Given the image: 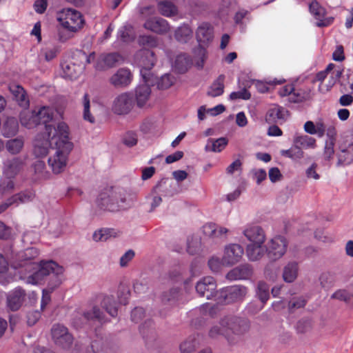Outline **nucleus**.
I'll return each mask as SVG.
<instances>
[{
    "label": "nucleus",
    "mask_w": 353,
    "mask_h": 353,
    "mask_svg": "<svg viewBox=\"0 0 353 353\" xmlns=\"http://www.w3.org/2000/svg\"><path fill=\"white\" fill-rule=\"evenodd\" d=\"M46 132L57 148L55 154L48 159V165L57 174L65 170L73 143L69 138L68 126L64 122L59 123L56 127L47 126Z\"/></svg>",
    "instance_id": "obj_1"
},
{
    "label": "nucleus",
    "mask_w": 353,
    "mask_h": 353,
    "mask_svg": "<svg viewBox=\"0 0 353 353\" xmlns=\"http://www.w3.org/2000/svg\"><path fill=\"white\" fill-rule=\"evenodd\" d=\"M134 199L123 188H110L102 192L97 199V206L102 210L119 212L130 208Z\"/></svg>",
    "instance_id": "obj_2"
},
{
    "label": "nucleus",
    "mask_w": 353,
    "mask_h": 353,
    "mask_svg": "<svg viewBox=\"0 0 353 353\" xmlns=\"http://www.w3.org/2000/svg\"><path fill=\"white\" fill-rule=\"evenodd\" d=\"M52 119V111L48 107H41L38 110H24L20 114V122L26 128L32 129L40 124L45 125L46 131L47 126L54 127L48 124Z\"/></svg>",
    "instance_id": "obj_3"
},
{
    "label": "nucleus",
    "mask_w": 353,
    "mask_h": 353,
    "mask_svg": "<svg viewBox=\"0 0 353 353\" xmlns=\"http://www.w3.org/2000/svg\"><path fill=\"white\" fill-rule=\"evenodd\" d=\"M135 59L140 66V74L144 82H150L153 74L150 72L156 63L154 53L146 48L139 50L135 54Z\"/></svg>",
    "instance_id": "obj_4"
},
{
    "label": "nucleus",
    "mask_w": 353,
    "mask_h": 353,
    "mask_svg": "<svg viewBox=\"0 0 353 353\" xmlns=\"http://www.w3.org/2000/svg\"><path fill=\"white\" fill-rule=\"evenodd\" d=\"M248 293L243 285H232L221 289L217 294L216 301L219 304L227 305L242 301Z\"/></svg>",
    "instance_id": "obj_5"
},
{
    "label": "nucleus",
    "mask_w": 353,
    "mask_h": 353,
    "mask_svg": "<svg viewBox=\"0 0 353 353\" xmlns=\"http://www.w3.org/2000/svg\"><path fill=\"white\" fill-rule=\"evenodd\" d=\"M51 272H55L57 274H63V268L53 261L43 262L36 272L27 277L26 283L33 285L39 284L46 276L50 275Z\"/></svg>",
    "instance_id": "obj_6"
},
{
    "label": "nucleus",
    "mask_w": 353,
    "mask_h": 353,
    "mask_svg": "<svg viewBox=\"0 0 353 353\" xmlns=\"http://www.w3.org/2000/svg\"><path fill=\"white\" fill-rule=\"evenodd\" d=\"M62 27L70 32L80 30L84 23L81 14L75 10L68 9L59 18Z\"/></svg>",
    "instance_id": "obj_7"
},
{
    "label": "nucleus",
    "mask_w": 353,
    "mask_h": 353,
    "mask_svg": "<svg viewBox=\"0 0 353 353\" xmlns=\"http://www.w3.org/2000/svg\"><path fill=\"white\" fill-rule=\"evenodd\" d=\"M288 245L287 239L283 236H276L266 245L267 256L271 261L281 259L286 252Z\"/></svg>",
    "instance_id": "obj_8"
},
{
    "label": "nucleus",
    "mask_w": 353,
    "mask_h": 353,
    "mask_svg": "<svg viewBox=\"0 0 353 353\" xmlns=\"http://www.w3.org/2000/svg\"><path fill=\"white\" fill-rule=\"evenodd\" d=\"M228 332L236 337V344L240 341L241 336L249 330L248 321L243 318L228 315L225 316Z\"/></svg>",
    "instance_id": "obj_9"
},
{
    "label": "nucleus",
    "mask_w": 353,
    "mask_h": 353,
    "mask_svg": "<svg viewBox=\"0 0 353 353\" xmlns=\"http://www.w3.org/2000/svg\"><path fill=\"white\" fill-rule=\"evenodd\" d=\"M196 291L200 296H205L207 299L217 298L219 291H216V283L212 276H205L201 279L195 286Z\"/></svg>",
    "instance_id": "obj_10"
},
{
    "label": "nucleus",
    "mask_w": 353,
    "mask_h": 353,
    "mask_svg": "<svg viewBox=\"0 0 353 353\" xmlns=\"http://www.w3.org/2000/svg\"><path fill=\"white\" fill-rule=\"evenodd\" d=\"M51 333L56 345L65 349L70 347L73 343V336L65 326L55 324L51 329Z\"/></svg>",
    "instance_id": "obj_11"
},
{
    "label": "nucleus",
    "mask_w": 353,
    "mask_h": 353,
    "mask_svg": "<svg viewBox=\"0 0 353 353\" xmlns=\"http://www.w3.org/2000/svg\"><path fill=\"white\" fill-rule=\"evenodd\" d=\"M208 336L212 339H218L220 337H224L229 345L236 344V337L228 334L225 316L219 321L214 323L209 329Z\"/></svg>",
    "instance_id": "obj_12"
},
{
    "label": "nucleus",
    "mask_w": 353,
    "mask_h": 353,
    "mask_svg": "<svg viewBox=\"0 0 353 353\" xmlns=\"http://www.w3.org/2000/svg\"><path fill=\"white\" fill-rule=\"evenodd\" d=\"M123 62V57L117 52L102 54L97 59L95 68L98 70H105L116 67Z\"/></svg>",
    "instance_id": "obj_13"
},
{
    "label": "nucleus",
    "mask_w": 353,
    "mask_h": 353,
    "mask_svg": "<svg viewBox=\"0 0 353 353\" xmlns=\"http://www.w3.org/2000/svg\"><path fill=\"white\" fill-rule=\"evenodd\" d=\"M133 107V98L128 93H122L114 101L112 110L117 114H128Z\"/></svg>",
    "instance_id": "obj_14"
},
{
    "label": "nucleus",
    "mask_w": 353,
    "mask_h": 353,
    "mask_svg": "<svg viewBox=\"0 0 353 353\" xmlns=\"http://www.w3.org/2000/svg\"><path fill=\"white\" fill-rule=\"evenodd\" d=\"M243 252V248L239 244H231L227 246L222 259L223 263L232 265L238 263L241 260Z\"/></svg>",
    "instance_id": "obj_15"
},
{
    "label": "nucleus",
    "mask_w": 353,
    "mask_h": 353,
    "mask_svg": "<svg viewBox=\"0 0 353 353\" xmlns=\"http://www.w3.org/2000/svg\"><path fill=\"white\" fill-rule=\"evenodd\" d=\"M26 292L20 288H16L7 296V306L12 311L18 310L26 300Z\"/></svg>",
    "instance_id": "obj_16"
},
{
    "label": "nucleus",
    "mask_w": 353,
    "mask_h": 353,
    "mask_svg": "<svg viewBox=\"0 0 353 353\" xmlns=\"http://www.w3.org/2000/svg\"><path fill=\"white\" fill-rule=\"evenodd\" d=\"M143 27L159 34H165L170 30L168 22L161 17H152L148 19L144 23Z\"/></svg>",
    "instance_id": "obj_17"
},
{
    "label": "nucleus",
    "mask_w": 353,
    "mask_h": 353,
    "mask_svg": "<svg viewBox=\"0 0 353 353\" xmlns=\"http://www.w3.org/2000/svg\"><path fill=\"white\" fill-rule=\"evenodd\" d=\"M34 193L30 190H26L16 194L9 198L6 202L0 205V214L4 212L10 205L24 203L31 201L34 198Z\"/></svg>",
    "instance_id": "obj_18"
},
{
    "label": "nucleus",
    "mask_w": 353,
    "mask_h": 353,
    "mask_svg": "<svg viewBox=\"0 0 353 353\" xmlns=\"http://www.w3.org/2000/svg\"><path fill=\"white\" fill-rule=\"evenodd\" d=\"M132 74L127 68H120L110 78V83L116 88H124L132 81Z\"/></svg>",
    "instance_id": "obj_19"
},
{
    "label": "nucleus",
    "mask_w": 353,
    "mask_h": 353,
    "mask_svg": "<svg viewBox=\"0 0 353 353\" xmlns=\"http://www.w3.org/2000/svg\"><path fill=\"white\" fill-rule=\"evenodd\" d=\"M26 159V157H17L6 161L4 163L6 174L9 178L16 176L24 167Z\"/></svg>",
    "instance_id": "obj_20"
},
{
    "label": "nucleus",
    "mask_w": 353,
    "mask_h": 353,
    "mask_svg": "<svg viewBox=\"0 0 353 353\" xmlns=\"http://www.w3.org/2000/svg\"><path fill=\"white\" fill-rule=\"evenodd\" d=\"M46 134L48 136V139H44L39 135L34 141L33 152L37 157H46L48 154L51 146L54 145L52 138L48 136L47 132H46Z\"/></svg>",
    "instance_id": "obj_21"
},
{
    "label": "nucleus",
    "mask_w": 353,
    "mask_h": 353,
    "mask_svg": "<svg viewBox=\"0 0 353 353\" xmlns=\"http://www.w3.org/2000/svg\"><path fill=\"white\" fill-rule=\"evenodd\" d=\"M253 274V269L249 264H243L231 270L226 275L230 281L250 279Z\"/></svg>",
    "instance_id": "obj_22"
},
{
    "label": "nucleus",
    "mask_w": 353,
    "mask_h": 353,
    "mask_svg": "<svg viewBox=\"0 0 353 353\" xmlns=\"http://www.w3.org/2000/svg\"><path fill=\"white\" fill-rule=\"evenodd\" d=\"M288 110L280 106L269 109L265 114V121L268 123L282 124L286 120Z\"/></svg>",
    "instance_id": "obj_23"
},
{
    "label": "nucleus",
    "mask_w": 353,
    "mask_h": 353,
    "mask_svg": "<svg viewBox=\"0 0 353 353\" xmlns=\"http://www.w3.org/2000/svg\"><path fill=\"white\" fill-rule=\"evenodd\" d=\"M144 83V84L139 85L135 90L137 102L139 107H143L148 100L151 93L150 86L153 85L155 81L153 78H150V82Z\"/></svg>",
    "instance_id": "obj_24"
},
{
    "label": "nucleus",
    "mask_w": 353,
    "mask_h": 353,
    "mask_svg": "<svg viewBox=\"0 0 353 353\" xmlns=\"http://www.w3.org/2000/svg\"><path fill=\"white\" fill-rule=\"evenodd\" d=\"M243 234L251 242L250 243H263L265 242V232L260 226H250L243 231Z\"/></svg>",
    "instance_id": "obj_25"
},
{
    "label": "nucleus",
    "mask_w": 353,
    "mask_h": 353,
    "mask_svg": "<svg viewBox=\"0 0 353 353\" xmlns=\"http://www.w3.org/2000/svg\"><path fill=\"white\" fill-rule=\"evenodd\" d=\"M19 130V123L17 118L7 117L3 121L1 128V134L5 137H14Z\"/></svg>",
    "instance_id": "obj_26"
},
{
    "label": "nucleus",
    "mask_w": 353,
    "mask_h": 353,
    "mask_svg": "<svg viewBox=\"0 0 353 353\" xmlns=\"http://www.w3.org/2000/svg\"><path fill=\"white\" fill-rule=\"evenodd\" d=\"M83 315L85 319L89 320L90 322H98L102 324L107 321L103 311L97 305H93L90 308L85 310Z\"/></svg>",
    "instance_id": "obj_27"
},
{
    "label": "nucleus",
    "mask_w": 353,
    "mask_h": 353,
    "mask_svg": "<svg viewBox=\"0 0 353 353\" xmlns=\"http://www.w3.org/2000/svg\"><path fill=\"white\" fill-rule=\"evenodd\" d=\"M203 230L205 236L212 239H221L228 232L227 228L219 226L213 223H208L205 224L203 228Z\"/></svg>",
    "instance_id": "obj_28"
},
{
    "label": "nucleus",
    "mask_w": 353,
    "mask_h": 353,
    "mask_svg": "<svg viewBox=\"0 0 353 353\" xmlns=\"http://www.w3.org/2000/svg\"><path fill=\"white\" fill-rule=\"evenodd\" d=\"M338 166L350 165L353 161V144L349 143L347 146H340V150L337 153Z\"/></svg>",
    "instance_id": "obj_29"
},
{
    "label": "nucleus",
    "mask_w": 353,
    "mask_h": 353,
    "mask_svg": "<svg viewBox=\"0 0 353 353\" xmlns=\"http://www.w3.org/2000/svg\"><path fill=\"white\" fill-rule=\"evenodd\" d=\"M196 37L200 45L207 43L213 39V29L209 24L203 23L198 28Z\"/></svg>",
    "instance_id": "obj_30"
},
{
    "label": "nucleus",
    "mask_w": 353,
    "mask_h": 353,
    "mask_svg": "<svg viewBox=\"0 0 353 353\" xmlns=\"http://www.w3.org/2000/svg\"><path fill=\"white\" fill-rule=\"evenodd\" d=\"M263 243H250L247 246L246 254L249 260L256 261L261 259L265 253Z\"/></svg>",
    "instance_id": "obj_31"
},
{
    "label": "nucleus",
    "mask_w": 353,
    "mask_h": 353,
    "mask_svg": "<svg viewBox=\"0 0 353 353\" xmlns=\"http://www.w3.org/2000/svg\"><path fill=\"white\" fill-rule=\"evenodd\" d=\"M100 305L111 316L115 317L117 315V303L113 296H103L100 301Z\"/></svg>",
    "instance_id": "obj_32"
},
{
    "label": "nucleus",
    "mask_w": 353,
    "mask_h": 353,
    "mask_svg": "<svg viewBox=\"0 0 353 353\" xmlns=\"http://www.w3.org/2000/svg\"><path fill=\"white\" fill-rule=\"evenodd\" d=\"M298 263L296 262L288 263L283 268V278L287 283L293 282L298 275Z\"/></svg>",
    "instance_id": "obj_33"
},
{
    "label": "nucleus",
    "mask_w": 353,
    "mask_h": 353,
    "mask_svg": "<svg viewBox=\"0 0 353 353\" xmlns=\"http://www.w3.org/2000/svg\"><path fill=\"white\" fill-rule=\"evenodd\" d=\"M227 144L228 140L224 137L217 139H209L205 150L206 152H219L225 148Z\"/></svg>",
    "instance_id": "obj_34"
},
{
    "label": "nucleus",
    "mask_w": 353,
    "mask_h": 353,
    "mask_svg": "<svg viewBox=\"0 0 353 353\" xmlns=\"http://www.w3.org/2000/svg\"><path fill=\"white\" fill-rule=\"evenodd\" d=\"M62 69L61 76L68 80L76 79L79 72L77 71L78 66L73 63H63L61 65Z\"/></svg>",
    "instance_id": "obj_35"
},
{
    "label": "nucleus",
    "mask_w": 353,
    "mask_h": 353,
    "mask_svg": "<svg viewBox=\"0 0 353 353\" xmlns=\"http://www.w3.org/2000/svg\"><path fill=\"white\" fill-rule=\"evenodd\" d=\"M224 80L225 76L219 75L209 88L208 95L212 97L221 95L224 91Z\"/></svg>",
    "instance_id": "obj_36"
},
{
    "label": "nucleus",
    "mask_w": 353,
    "mask_h": 353,
    "mask_svg": "<svg viewBox=\"0 0 353 353\" xmlns=\"http://www.w3.org/2000/svg\"><path fill=\"white\" fill-rule=\"evenodd\" d=\"M191 65L190 59L186 54H179L176 57L174 63V70L181 74L185 73Z\"/></svg>",
    "instance_id": "obj_37"
},
{
    "label": "nucleus",
    "mask_w": 353,
    "mask_h": 353,
    "mask_svg": "<svg viewBox=\"0 0 353 353\" xmlns=\"http://www.w3.org/2000/svg\"><path fill=\"white\" fill-rule=\"evenodd\" d=\"M174 37L178 41L187 43L192 37V30L188 25H183L176 29Z\"/></svg>",
    "instance_id": "obj_38"
},
{
    "label": "nucleus",
    "mask_w": 353,
    "mask_h": 353,
    "mask_svg": "<svg viewBox=\"0 0 353 353\" xmlns=\"http://www.w3.org/2000/svg\"><path fill=\"white\" fill-rule=\"evenodd\" d=\"M159 12L167 17L174 16L177 14V8L174 3L169 1H163L158 4Z\"/></svg>",
    "instance_id": "obj_39"
},
{
    "label": "nucleus",
    "mask_w": 353,
    "mask_h": 353,
    "mask_svg": "<svg viewBox=\"0 0 353 353\" xmlns=\"http://www.w3.org/2000/svg\"><path fill=\"white\" fill-rule=\"evenodd\" d=\"M118 38L125 43L132 41L135 39L133 27L129 24L121 27L118 31Z\"/></svg>",
    "instance_id": "obj_40"
},
{
    "label": "nucleus",
    "mask_w": 353,
    "mask_h": 353,
    "mask_svg": "<svg viewBox=\"0 0 353 353\" xmlns=\"http://www.w3.org/2000/svg\"><path fill=\"white\" fill-rule=\"evenodd\" d=\"M23 145L24 140L22 137H17L8 140L6 144L7 150L12 154L19 153L23 148Z\"/></svg>",
    "instance_id": "obj_41"
},
{
    "label": "nucleus",
    "mask_w": 353,
    "mask_h": 353,
    "mask_svg": "<svg viewBox=\"0 0 353 353\" xmlns=\"http://www.w3.org/2000/svg\"><path fill=\"white\" fill-rule=\"evenodd\" d=\"M179 294V288H172L162 294L161 301L164 304H174L178 300Z\"/></svg>",
    "instance_id": "obj_42"
},
{
    "label": "nucleus",
    "mask_w": 353,
    "mask_h": 353,
    "mask_svg": "<svg viewBox=\"0 0 353 353\" xmlns=\"http://www.w3.org/2000/svg\"><path fill=\"white\" fill-rule=\"evenodd\" d=\"M199 345L196 336H189L180 345V350L181 353H192Z\"/></svg>",
    "instance_id": "obj_43"
},
{
    "label": "nucleus",
    "mask_w": 353,
    "mask_h": 353,
    "mask_svg": "<svg viewBox=\"0 0 353 353\" xmlns=\"http://www.w3.org/2000/svg\"><path fill=\"white\" fill-rule=\"evenodd\" d=\"M85 353H109V349L104 341L98 339L91 343Z\"/></svg>",
    "instance_id": "obj_44"
},
{
    "label": "nucleus",
    "mask_w": 353,
    "mask_h": 353,
    "mask_svg": "<svg viewBox=\"0 0 353 353\" xmlns=\"http://www.w3.org/2000/svg\"><path fill=\"white\" fill-rule=\"evenodd\" d=\"M310 99V90H293L292 94H290V101L300 103Z\"/></svg>",
    "instance_id": "obj_45"
},
{
    "label": "nucleus",
    "mask_w": 353,
    "mask_h": 353,
    "mask_svg": "<svg viewBox=\"0 0 353 353\" xmlns=\"http://www.w3.org/2000/svg\"><path fill=\"white\" fill-rule=\"evenodd\" d=\"M270 287L264 281H259L256 287V295L263 304L265 303L270 298Z\"/></svg>",
    "instance_id": "obj_46"
},
{
    "label": "nucleus",
    "mask_w": 353,
    "mask_h": 353,
    "mask_svg": "<svg viewBox=\"0 0 353 353\" xmlns=\"http://www.w3.org/2000/svg\"><path fill=\"white\" fill-rule=\"evenodd\" d=\"M307 302V300L303 296L292 297L288 304V310L292 313L296 310L304 307Z\"/></svg>",
    "instance_id": "obj_47"
},
{
    "label": "nucleus",
    "mask_w": 353,
    "mask_h": 353,
    "mask_svg": "<svg viewBox=\"0 0 353 353\" xmlns=\"http://www.w3.org/2000/svg\"><path fill=\"white\" fill-rule=\"evenodd\" d=\"M294 143L303 148H314L316 147L315 139L307 135L296 137Z\"/></svg>",
    "instance_id": "obj_48"
},
{
    "label": "nucleus",
    "mask_w": 353,
    "mask_h": 353,
    "mask_svg": "<svg viewBox=\"0 0 353 353\" xmlns=\"http://www.w3.org/2000/svg\"><path fill=\"white\" fill-rule=\"evenodd\" d=\"M33 168L39 179H46L49 178L50 173L46 170L44 161L40 160L35 161L33 164Z\"/></svg>",
    "instance_id": "obj_49"
},
{
    "label": "nucleus",
    "mask_w": 353,
    "mask_h": 353,
    "mask_svg": "<svg viewBox=\"0 0 353 353\" xmlns=\"http://www.w3.org/2000/svg\"><path fill=\"white\" fill-rule=\"evenodd\" d=\"M138 44L144 48H153L157 46V38L152 35H139L137 39Z\"/></svg>",
    "instance_id": "obj_50"
},
{
    "label": "nucleus",
    "mask_w": 353,
    "mask_h": 353,
    "mask_svg": "<svg viewBox=\"0 0 353 353\" xmlns=\"http://www.w3.org/2000/svg\"><path fill=\"white\" fill-rule=\"evenodd\" d=\"M82 104L83 107V119L90 123L94 122V117L90 112V99L88 94L85 93L82 99Z\"/></svg>",
    "instance_id": "obj_51"
},
{
    "label": "nucleus",
    "mask_w": 353,
    "mask_h": 353,
    "mask_svg": "<svg viewBox=\"0 0 353 353\" xmlns=\"http://www.w3.org/2000/svg\"><path fill=\"white\" fill-rule=\"evenodd\" d=\"M153 79H154L155 82L157 83V87L159 89L165 90L169 88L173 83L174 81V78L169 74H165L163 75L160 79L157 81V79L153 77Z\"/></svg>",
    "instance_id": "obj_52"
},
{
    "label": "nucleus",
    "mask_w": 353,
    "mask_h": 353,
    "mask_svg": "<svg viewBox=\"0 0 353 353\" xmlns=\"http://www.w3.org/2000/svg\"><path fill=\"white\" fill-rule=\"evenodd\" d=\"M309 10L311 14H312L318 20L325 15L324 8L321 7L316 0H312L310 3Z\"/></svg>",
    "instance_id": "obj_53"
},
{
    "label": "nucleus",
    "mask_w": 353,
    "mask_h": 353,
    "mask_svg": "<svg viewBox=\"0 0 353 353\" xmlns=\"http://www.w3.org/2000/svg\"><path fill=\"white\" fill-rule=\"evenodd\" d=\"M84 313L85 310H77L74 312L72 323L75 327H81L84 324L90 322L89 320L85 319L84 315H83Z\"/></svg>",
    "instance_id": "obj_54"
},
{
    "label": "nucleus",
    "mask_w": 353,
    "mask_h": 353,
    "mask_svg": "<svg viewBox=\"0 0 353 353\" xmlns=\"http://www.w3.org/2000/svg\"><path fill=\"white\" fill-rule=\"evenodd\" d=\"M334 139H330V140L327 141L325 144L324 152H323V159L325 161H330L331 159L333 157L334 154Z\"/></svg>",
    "instance_id": "obj_55"
},
{
    "label": "nucleus",
    "mask_w": 353,
    "mask_h": 353,
    "mask_svg": "<svg viewBox=\"0 0 353 353\" xmlns=\"http://www.w3.org/2000/svg\"><path fill=\"white\" fill-rule=\"evenodd\" d=\"M59 52V47L57 46L46 47L43 49L41 53L43 54L47 61L54 59Z\"/></svg>",
    "instance_id": "obj_56"
},
{
    "label": "nucleus",
    "mask_w": 353,
    "mask_h": 353,
    "mask_svg": "<svg viewBox=\"0 0 353 353\" xmlns=\"http://www.w3.org/2000/svg\"><path fill=\"white\" fill-rule=\"evenodd\" d=\"M62 274H57L55 272H51V274L49 275L50 280L48 283L47 290L52 292L54 289L58 288L62 282Z\"/></svg>",
    "instance_id": "obj_57"
},
{
    "label": "nucleus",
    "mask_w": 353,
    "mask_h": 353,
    "mask_svg": "<svg viewBox=\"0 0 353 353\" xmlns=\"http://www.w3.org/2000/svg\"><path fill=\"white\" fill-rule=\"evenodd\" d=\"M111 236V231L109 229H100L95 231L92 235L94 241H105Z\"/></svg>",
    "instance_id": "obj_58"
},
{
    "label": "nucleus",
    "mask_w": 353,
    "mask_h": 353,
    "mask_svg": "<svg viewBox=\"0 0 353 353\" xmlns=\"http://www.w3.org/2000/svg\"><path fill=\"white\" fill-rule=\"evenodd\" d=\"M352 297V295L345 290H339L331 296L332 299H338L345 302H349Z\"/></svg>",
    "instance_id": "obj_59"
},
{
    "label": "nucleus",
    "mask_w": 353,
    "mask_h": 353,
    "mask_svg": "<svg viewBox=\"0 0 353 353\" xmlns=\"http://www.w3.org/2000/svg\"><path fill=\"white\" fill-rule=\"evenodd\" d=\"M251 97V94L247 90V89L243 88L241 90L237 92H232L230 94V99L231 100H236V99H244L248 100Z\"/></svg>",
    "instance_id": "obj_60"
},
{
    "label": "nucleus",
    "mask_w": 353,
    "mask_h": 353,
    "mask_svg": "<svg viewBox=\"0 0 353 353\" xmlns=\"http://www.w3.org/2000/svg\"><path fill=\"white\" fill-rule=\"evenodd\" d=\"M123 142L125 145L128 147H132L135 145L137 143V134L132 132H127L123 138Z\"/></svg>",
    "instance_id": "obj_61"
},
{
    "label": "nucleus",
    "mask_w": 353,
    "mask_h": 353,
    "mask_svg": "<svg viewBox=\"0 0 353 353\" xmlns=\"http://www.w3.org/2000/svg\"><path fill=\"white\" fill-rule=\"evenodd\" d=\"M317 164L314 163L306 169L305 175L307 179L314 180H319L320 179V174L317 172Z\"/></svg>",
    "instance_id": "obj_62"
},
{
    "label": "nucleus",
    "mask_w": 353,
    "mask_h": 353,
    "mask_svg": "<svg viewBox=\"0 0 353 353\" xmlns=\"http://www.w3.org/2000/svg\"><path fill=\"white\" fill-rule=\"evenodd\" d=\"M14 187L13 181L8 179L0 184V193L5 194L11 192Z\"/></svg>",
    "instance_id": "obj_63"
},
{
    "label": "nucleus",
    "mask_w": 353,
    "mask_h": 353,
    "mask_svg": "<svg viewBox=\"0 0 353 353\" xmlns=\"http://www.w3.org/2000/svg\"><path fill=\"white\" fill-rule=\"evenodd\" d=\"M145 316V310L143 307H135L131 313V319L135 323H139Z\"/></svg>",
    "instance_id": "obj_64"
}]
</instances>
